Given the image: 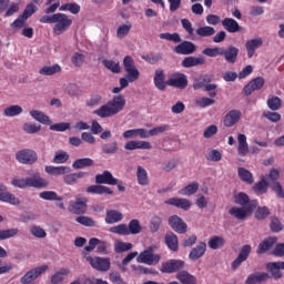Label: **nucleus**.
Wrapping results in <instances>:
<instances>
[{"mask_svg": "<svg viewBox=\"0 0 284 284\" xmlns=\"http://www.w3.org/2000/svg\"><path fill=\"white\" fill-rule=\"evenodd\" d=\"M123 110H125V98L123 95H115L97 109L93 114L100 116V119H110L116 116V114L123 112Z\"/></svg>", "mask_w": 284, "mask_h": 284, "instance_id": "obj_1", "label": "nucleus"}, {"mask_svg": "<svg viewBox=\"0 0 284 284\" xmlns=\"http://www.w3.org/2000/svg\"><path fill=\"white\" fill-rule=\"evenodd\" d=\"M11 185L13 187H19L20 190H26V187H36V190H43L50 185V182L44 178H41V173L32 172L29 173V178L26 179H12Z\"/></svg>", "mask_w": 284, "mask_h": 284, "instance_id": "obj_2", "label": "nucleus"}, {"mask_svg": "<svg viewBox=\"0 0 284 284\" xmlns=\"http://www.w3.org/2000/svg\"><path fill=\"white\" fill-rule=\"evenodd\" d=\"M202 54L211 58L224 57L226 63L234 64L239 59V48L234 45H230L227 49H224L223 47L205 48L202 50Z\"/></svg>", "mask_w": 284, "mask_h": 284, "instance_id": "obj_3", "label": "nucleus"}, {"mask_svg": "<svg viewBox=\"0 0 284 284\" xmlns=\"http://www.w3.org/2000/svg\"><path fill=\"white\" fill-rule=\"evenodd\" d=\"M123 68L126 72V78L130 81V83H134V81H139V77H141V72L136 68V64L134 63V58L131 55H126L123 59Z\"/></svg>", "mask_w": 284, "mask_h": 284, "instance_id": "obj_4", "label": "nucleus"}, {"mask_svg": "<svg viewBox=\"0 0 284 284\" xmlns=\"http://www.w3.org/2000/svg\"><path fill=\"white\" fill-rule=\"evenodd\" d=\"M16 159L18 163H21L22 165H34L39 159V155L32 149H23L17 152Z\"/></svg>", "mask_w": 284, "mask_h": 284, "instance_id": "obj_5", "label": "nucleus"}, {"mask_svg": "<svg viewBox=\"0 0 284 284\" xmlns=\"http://www.w3.org/2000/svg\"><path fill=\"white\" fill-rule=\"evenodd\" d=\"M53 23H55L53 27V33L59 36L63 34V32L72 26V19H69L65 13H55Z\"/></svg>", "mask_w": 284, "mask_h": 284, "instance_id": "obj_6", "label": "nucleus"}, {"mask_svg": "<svg viewBox=\"0 0 284 284\" xmlns=\"http://www.w3.org/2000/svg\"><path fill=\"white\" fill-rule=\"evenodd\" d=\"M235 203L236 205L247 209L248 214H253L254 210L258 207V200H250V195L244 192H240L235 195Z\"/></svg>", "mask_w": 284, "mask_h": 284, "instance_id": "obj_7", "label": "nucleus"}, {"mask_svg": "<svg viewBox=\"0 0 284 284\" xmlns=\"http://www.w3.org/2000/svg\"><path fill=\"white\" fill-rule=\"evenodd\" d=\"M183 267H185V261L183 260H169L162 263L160 272L162 274H174L178 272H182Z\"/></svg>", "mask_w": 284, "mask_h": 284, "instance_id": "obj_8", "label": "nucleus"}, {"mask_svg": "<svg viewBox=\"0 0 284 284\" xmlns=\"http://www.w3.org/2000/svg\"><path fill=\"white\" fill-rule=\"evenodd\" d=\"M84 258L98 272H108L110 270V258L108 257L84 256Z\"/></svg>", "mask_w": 284, "mask_h": 284, "instance_id": "obj_9", "label": "nucleus"}, {"mask_svg": "<svg viewBox=\"0 0 284 284\" xmlns=\"http://www.w3.org/2000/svg\"><path fill=\"white\" fill-rule=\"evenodd\" d=\"M43 272H48V265H42V266L30 270L20 278V283L21 284H34L32 282L37 281V278H39V276H41V274H43Z\"/></svg>", "mask_w": 284, "mask_h": 284, "instance_id": "obj_10", "label": "nucleus"}, {"mask_svg": "<svg viewBox=\"0 0 284 284\" xmlns=\"http://www.w3.org/2000/svg\"><path fill=\"white\" fill-rule=\"evenodd\" d=\"M168 85L171 88H176L178 90H185L187 88V75L185 73H173L166 81Z\"/></svg>", "mask_w": 284, "mask_h": 284, "instance_id": "obj_11", "label": "nucleus"}, {"mask_svg": "<svg viewBox=\"0 0 284 284\" xmlns=\"http://www.w3.org/2000/svg\"><path fill=\"white\" fill-rule=\"evenodd\" d=\"M68 211L71 214H85L88 212V197H77L74 202H70Z\"/></svg>", "mask_w": 284, "mask_h": 284, "instance_id": "obj_12", "label": "nucleus"}, {"mask_svg": "<svg viewBox=\"0 0 284 284\" xmlns=\"http://www.w3.org/2000/svg\"><path fill=\"white\" fill-rule=\"evenodd\" d=\"M159 261H161V255L154 254L152 247L143 251L138 256V263H145V265H154V263H159Z\"/></svg>", "mask_w": 284, "mask_h": 284, "instance_id": "obj_13", "label": "nucleus"}, {"mask_svg": "<svg viewBox=\"0 0 284 284\" xmlns=\"http://www.w3.org/2000/svg\"><path fill=\"white\" fill-rule=\"evenodd\" d=\"M169 225L178 234H185L187 232V223L183 221L179 215H172L169 217Z\"/></svg>", "mask_w": 284, "mask_h": 284, "instance_id": "obj_14", "label": "nucleus"}, {"mask_svg": "<svg viewBox=\"0 0 284 284\" xmlns=\"http://www.w3.org/2000/svg\"><path fill=\"white\" fill-rule=\"evenodd\" d=\"M97 185H119V179L114 178L110 171H103L95 175Z\"/></svg>", "mask_w": 284, "mask_h": 284, "instance_id": "obj_15", "label": "nucleus"}, {"mask_svg": "<svg viewBox=\"0 0 284 284\" xmlns=\"http://www.w3.org/2000/svg\"><path fill=\"white\" fill-rule=\"evenodd\" d=\"M0 201L2 203H9L10 205H21V200L16 197L14 194L8 192V187L3 184H0Z\"/></svg>", "mask_w": 284, "mask_h": 284, "instance_id": "obj_16", "label": "nucleus"}, {"mask_svg": "<svg viewBox=\"0 0 284 284\" xmlns=\"http://www.w3.org/2000/svg\"><path fill=\"white\" fill-rule=\"evenodd\" d=\"M165 205H172L173 207H179L187 212L192 207V201L183 197H170L164 201Z\"/></svg>", "mask_w": 284, "mask_h": 284, "instance_id": "obj_17", "label": "nucleus"}, {"mask_svg": "<svg viewBox=\"0 0 284 284\" xmlns=\"http://www.w3.org/2000/svg\"><path fill=\"white\" fill-rule=\"evenodd\" d=\"M263 85H265V79L262 77H257L251 80L243 89L245 97H250L252 92H256V90H262Z\"/></svg>", "mask_w": 284, "mask_h": 284, "instance_id": "obj_18", "label": "nucleus"}, {"mask_svg": "<svg viewBox=\"0 0 284 284\" xmlns=\"http://www.w3.org/2000/svg\"><path fill=\"white\" fill-rule=\"evenodd\" d=\"M250 254H252V246L246 244L240 251L239 256L232 263V270H239L242 263H245L246 258H250Z\"/></svg>", "mask_w": 284, "mask_h": 284, "instance_id": "obj_19", "label": "nucleus"}, {"mask_svg": "<svg viewBox=\"0 0 284 284\" xmlns=\"http://www.w3.org/2000/svg\"><path fill=\"white\" fill-rule=\"evenodd\" d=\"M266 270L275 281H278V278H283L281 270H284V262H270L266 264Z\"/></svg>", "mask_w": 284, "mask_h": 284, "instance_id": "obj_20", "label": "nucleus"}, {"mask_svg": "<svg viewBox=\"0 0 284 284\" xmlns=\"http://www.w3.org/2000/svg\"><path fill=\"white\" fill-rule=\"evenodd\" d=\"M241 111L234 109L226 113V115L223 119V124L225 128H232L236 125L237 121H241Z\"/></svg>", "mask_w": 284, "mask_h": 284, "instance_id": "obj_21", "label": "nucleus"}, {"mask_svg": "<svg viewBox=\"0 0 284 284\" xmlns=\"http://www.w3.org/2000/svg\"><path fill=\"white\" fill-rule=\"evenodd\" d=\"M176 54H194L196 52V44L192 41H183L174 49Z\"/></svg>", "mask_w": 284, "mask_h": 284, "instance_id": "obj_22", "label": "nucleus"}, {"mask_svg": "<svg viewBox=\"0 0 284 284\" xmlns=\"http://www.w3.org/2000/svg\"><path fill=\"white\" fill-rule=\"evenodd\" d=\"M262 45H263V38L247 40L245 48H246L248 59H252V57L256 54V50H258V48H261Z\"/></svg>", "mask_w": 284, "mask_h": 284, "instance_id": "obj_23", "label": "nucleus"}, {"mask_svg": "<svg viewBox=\"0 0 284 284\" xmlns=\"http://www.w3.org/2000/svg\"><path fill=\"white\" fill-rule=\"evenodd\" d=\"M270 281V273H253L247 276L245 284H263Z\"/></svg>", "mask_w": 284, "mask_h": 284, "instance_id": "obj_24", "label": "nucleus"}, {"mask_svg": "<svg viewBox=\"0 0 284 284\" xmlns=\"http://www.w3.org/2000/svg\"><path fill=\"white\" fill-rule=\"evenodd\" d=\"M153 83L155 88L161 92H164V90L168 88V82L165 81V73L162 69L155 70Z\"/></svg>", "mask_w": 284, "mask_h": 284, "instance_id": "obj_25", "label": "nucleus"}, {"mask_svg": "<svg viewBox=\"0 0 284 284\" xmlns=\"http://www.w3.org/2000/svg\"><path fill=\"white\" fill-rule=\"evenodd\" d=\"M207 251V244L205 242H200L195 247H193L189 254V258L191 261H199L202 256L205 255Z\"/></svg>", "mask_w": 284, "mask_h": 284, "instance_id": "obj_26", "label": "nucleus"}, {"mask_svg": "<svg viewBox=\"0 0 284 284\" xmlns=\"http://www.w3.org/2000/svg\"><path fill=\"white\" fill-rule=\"evenodd\" d=\"M222 26L226 32L234 34L236 32H241V24L234 18H224L222 20Z\"/></svg>", "mask_w": 284, "mask_h": 284, "instance_id": "obj_27", "label": "nucleus"}, {"mask_svg": "<svg viewBox=\"0 0 284 284\" xmlns=\"http://www.w3.org/2000/svg\"><path fill=\"white\" fill-rule=\"evenodd\" d=\"M237 154L240 156H247V153L250 152V145L247 144V136L243 133H240L237 135Z\"/></svg>", "mask_w": 284, "mask_h": 284, "instance_id": "obj_28", "label": "nucleus"}, {"mask_svg": "<svg viewBox=\"0 0 284 284\" xmlns=\"http://www.w3.org/2000/svg\"><path fill=\"white\" fill-rule=\"evenodd\" d=\"M44 171L47 174H50V176H64V174H70V166L47 165Z\"/></svg>", "mask_w": 284, "mask_h": 284, "instance_id": "obj_29", "label": "nucleus"}, {"mask_svg": "<svg viewBox=\"0 0 284 284\" xmlns=\"http://www.w3.org/2000/svg\"><path fill=\"white\" fill-rule=\"evenodd\" d=\"M83 176H88V173L83 171L69 173L63 176V183H65V185H77L79 183V179H83Z\"/></svg>", "mask_w": 284, "mask_h": 284, "instance_id": "obj_30", "label": "nucleus"}, {"mask_svg": "<svg viewBox=\"0 0 284 284\" xmlns=\"http://www.w3.org/2000/svg\"><path fill=\"white\" fill-rule=\"evenodd\" d=\"M196 65H205V58L191 55L182 60V68H195Z\"/></svg>", "mask_w": 284, "mask_h": 284, "instance_id": "obj_31", "label": "nucleus"}, {"mask_svg": "<svg viewBox=\"0 0 284 284\" xmlns=\"http://www.w3.org/2000/svg\"><path fill=\"white\" fill-rule=\"evenodd\" d=\"M229 214L231 216H234V219H237V221H245L247 219L250 211H247V209L243 207H239V206H233L229 210Z\"/></svg>", "mask_w": 284, "mask_h": 284, "instance_id": "obj_32", "label": "nucleus"}, {"mask_svg": "<svg viewBox=\"0 0 284 284\" xmlns=\"http://www.w3.org/2000/svg\"><path fill=\"white\" fill-rule=\"evenodd\" d=\"M87 193L88 194H109L110 196H112V194H114V191H112V189H110L109 186L94 184L87 187Z\"/></svg>", "mask_w": 284, "mask_h": 284, "instance_id": "obj_33", "label": "nucleus"}, {"mask_svg": "<svg viewBox=\"0 0 284 284\" xmlns=\"http://www.w3.org/2000/svg\"><path fill=\"white\" fill-rule=\"evenodd\" d=\"M164 241L171 252H179V236H176V234L173 232L166 233Z\"/></svg>", "mask_w": 284, "mask_h": 284, "instance_id": "obj_34", "label": "nucleus"}, {"mask_svg": "<svg viewBox=\"0 0 284 284\" xmlns=\"http://www.w3.org/2000/svg\"><path fill=\"white\" fill-rule=\"evenodd\" d=\"M108 225H113V223H119L123 221V213L116 210H109L106 211V216L104 219Z\"/></svg>", "mask_w": 284, "mask_h": 284, "instance_id": "obj_35", "label": "nucleus"}, {"mask_svg": "<svg viewBox=\"0 0 284 284\" xmlns=\"http://www.w3.org/2000/svg\"><path fill=\"white\" fill-rule=\"evenodd\" d=\"M30 116L34 119V121H38L39 123H42V125H50L52 121L50 120V116H48L43 111L39 110H31Z\"/></svg>", "mask_w": 284, "mask_h": 284, "instance_id": "obj_36", "label": "nucleus"}, {"mask_svg": "<svg viewBox=\"0 0 284 284\" xmlns=\"http://www.w3.org/2000/svg\"><path fill=\"white\" fill-rule=\"evenodd\" d=\"M276 243V237H267L262 243L258 244L256 253L257 254H265V252H270L274 244Z\"/></svg>", "mask_w": 284, "mask_h": 284, "instance_id": "obj_37", "label": "nucleus"}, {"mask_svg": "<svg viewBox=\"0 0 284 284\" xmlns=\"http://www.w3.org/2000/svg\"><path fill=\"white\" fill-rule=\"evenodd\" d=\"M176 280L180 281L181 284H196V276L183 270L176 274Z\"/></svg>", "mask_w": 284, "mask_h": 284, "instance_id": "obj_38", "label": "nucleus"}, {"mask_svg": "<svg viewBox=\"0 0 284 284\" xmlns=\"http://www.w3.org/2000/svg\"><path fill=\"white\" fill-rule=\"evenodd\" d=\"M94 160L90 158L78 159L72 163L73 170H83L84 168H92Z\"/></svg>", "mask_w": 284, "mask_h": 284, "instance_id": "obj_39", "label": "nucleus"}, {"mask_svg": "<svg viewBox=\"0 0 284 284\" xmlns=\"http://www.w3.org/2000/svg\"><path fill=\"white\" fill-rule=\"evenodd\" d=\"M69 274H70V270L60 268V271L55 272L51 276V283L52 284H61L63 281H65V278H68Z\"/></svg>", "mask_w": 284, "mask_h": 284, "instance_id": "obj_40", "label": "nucleus"}, {"mask_svg": "<svg viewBox=\"0 0 284 284\" xmlns=\"http://www.w3.org/2000/svg\"><path fill=\"white\" fill-rule=\"evenodd\" d=\"M267 108L272 110V112H276L283 108V100L276 95H271L266 101Z\"/></svg>", "mask_w": 284, "mask_h": 284, "instance_id": "obj_41", "label": "nucleus"}, {"mask_svg": "<svg viewBox=\"0 0 284 284\" xmlns=\"http://www.w3.org/2000/svg\"><path fill=\"white\" fill-rule=\"evenodd\" d=\"M196 192H199V182H192L181 189L179 194H181V196H192V194H196Z\"/></svg>", "mask_w": 284, "mask_h": 284, "instance_id": "obj_42", "label": "nucleus"}, {"mask_svg": "<svg viewBox=\"0 0 284 284\" xmlns=\"http://www.w3.org/2000/svg\"><path fill=\"white\" fill-rule=\"evenodd\" d=\"M237 174L244 183H247L248 185H252L254 183V176L252 175V172L246 170L245 168H239Z\"/></svg>", "mask_w": 284, "mask_h": 284, "instance_id": "obj_43", "label": "nucleus"}, {"mask_svg": "<svg viewBox=\"0 0 284 284\" xmlns=\"http://www.w3.org/2000/svg\"><path fill=\"white\" fill-rule=\"evenodd\" d=\"M136 178L139 185H149L150 179H148V171L143 166H138Z\"/></svg>", "mask_w": 284, "mask_h": 284, "instance_id": "obj_44", "label": "nucleus"}, {"mask_svg": "<svg viewBox=\"0 0 284 284\" xmlns=\"http://www.w3.org/2000/svg\"><path fill=\"white\" fill-rule=\"evenodd\" d=\"M126 227H128L129 234H133V235L141 234L143 230V227L141 226V222L138 219L131 220Z\"/></svg>", "mask_w": 284, "mask_h": 284, "instance_id": "obj_45", "label": "nucleus"}, {"mask_svg": "<svg viewBox=\"0 0 284 284\" xmlns=\"http://www.w3.org/2000/svg\"><path fill=\"white\" fill-rule=\"evenodd\" d=\"M59 72H61V65L59 64H53L52 67H43L39 70V74H42L43 77H52Z\"/></svg>", "mask_w": 284, "mask_h": 284, "instance_id": "obj_46", "label": "nucleus"}, {"mask_svg": "<svg viewBox=\"0 0 284 284\" xmlns=\"http://www.w3.org/2000/svg\"><path fill=\"white\" fill-rule=\"evenodd\" d=\"M23 113V108L19 104L7 106L3 111L4 116H19Z\"/></svg>", "mask_w": 284, "mask_h": 284, "instance_id": "obj_47", "label": "nucleus"}, {"mask_svg": "<svg viewBox=\"0 0 284 284\" xmlns=\"http://www.w3.org/2000/svg\"><path fill=\"white\" fill-rule=\"evenodd\" d=\"M270 216V207L267 206H256L254 217L256 221H265Z\"/></svg>", "mask_w": 284, "mask_h": 284, "instance_id": "obj_48", "label": "nucleus"}, {"mask_svg": "<svg viewBox=\"0 0 284 284\" xmlns=\"http://www.w3.org/2000/svg\"><path fill=\"white\" fill-rule=\"evenodd\" d=\"M22 130H23V132H26V134H37V133L41 132V124L26 122L22 125Z\"/></svg>", "mask_w": 284, "mask_h": 284, "instance_id": "obj_49", "label": "nucleus"}, {"mask_svg": "<svg viewBox=\"0 0 284 284\" xmlns=\"http://www.w3.org/2000/svg\"><path fill=\"white\" fill-rule=\"evenodd\" d=\"M267 187H270V183L265 179H262L253 185V191L255 194H267Z\"/></svg>", "mask_w": 284, "mask_h": 284, "instance_id": "obj_50", "label": "nucleus"}, {"mask_svg": "<svg viewBox=\"0 0 284 284\" xmlns=\"http://www.w3.org/2000/svg\"><path fill=\"white\" fill-rule=\"evenodd\" d=\"M62 12H71V14H79L81 12V6L77 2L65 3L60 7Z\"/></svg>", "mask_w": 284, "mask_h": 284, "instance_id": "obj_51", "label": "nucleus"}, {"mask_svg": "<svg viewBox=\"0 0 284 284\" xmlns=\"http://www.w3.org/2000/svg\"><path fill=\"white\" fill-rule=\"evenodd\" d=\"M77 223L84 225V227H97V221L90 216L80 215L75 219Z\"/></svg>", "mask_w": 284, "mask_h": 284, "instance_id": "obj_52", "label": "nucleus"}, {"mask_svg": "<svg viewBox=\"0 0 284 284\" xmlns=\"http://www.w3.org/2000/svg\"><path fill=\"white\" fill-rule=\"evenodd\" d=\"M196 34L197 37H214V34H216V30L214 29V27H200L196 29Z\"/></svg>", "mask_w": 284, "mask_h": 284, "instance_id": "obj_53", "label": "nucleus"}, {"mask_svg": "<svg viewBox=\"0 0 284 284\" xmlns=\"http://www.w3.org/2000/svg\"><path fill=\"white\" fill-rule=\"evenodd\" d=\"M109 232H111V234H119L120 236H130L128 232V224H119L116 226H111L109 229Z\"/></svg>", "mask_w": 284, "mask_h": 284, "instance_id": "obj_54", "label": "nucleus"}, {"mask_svg": "<svg viewBox=\"0 0 284 284\" xmlns=\"http://www.w3.org/2000/svg\"><path fill=\"white\" fill-rule=\"evenodd\" d=\"M102 152L104 154H116L119 152V143L116 141H113V142L103 144Z\"/></svg>", "mask_w": 284, "mask_h": 284, "instance_id": "obj_55", "label": "nucleus"}, {"mask_svg": "<svg viewBox=\"0 0 284 284\" xmlns=\"http://www.w3.org/2000/svg\"><path fill=\"white\" fill-rule=\"evenodd\" d=\"M40 199L43 201H63L54 191H44L39 194Z\"/></svg>", "mask_w": 284, "mask_h": 284, "instance_id": "obj_56", "label": "nucleus"}, {"mask_svg": "<svg viewBox=\"0 0 284 284\" xmlns=\"http://www.w3.org/2000/svg\"><path fill=\"white\" fill-rule=\"evenodd\" d=\"M163 223V220L159 215H154L151 217L150 222V231L152 234H156L159 230H161V224Z\"/></svg>", "mask_w": 284, "mask_h": 284, "instance_id": "obj_57", "label": "nucleus"}, {"mask_svg": "<svg viewBox=\"0 0 284 284\" xmlns=\"http://www.w3.org/2000/svg\"><path fill=\"white\" fill-rule=\"evenodd\" d=\"M103 65L106 68V70H110L113 72V74H119L121 72V65L119 62L112 61V60H103Z\"/></svg>", "mask_w": 284, "mask_h": 284, "instance_id": "obj_58", "label": "nucleus"}, {"mask_svg": "<svg viewBox=\"0 0 284 284\" xmlns=\"http://www.w3.org/2000/svg\"><path fill=\"white\" fill-rule=\"evenodd\" d=\"M223 245H225V239L221 236H213L209 241V247L211 250H219V247H223Z\"/></svg>", "mask_w": 284, "mask_h": 284, "instance_id": "obj_59", "label": "nucleus"}, {"mask_svg": "<svg viewBox=\"0 0 284 284\" xmlns=\"http://www.w3.org/2000/svg\"><path fill=\"white\" fill-rule=\"evenodd\" d=\"M182 27L185 29V32H187V39H191V41H194L195 36H194V27H192V22L187 19H182L181 20Z\"/></svg>", "mask_w": 284, "mask_h": 284, "instance_id": "obj_60", "label": "nucleus"}, {"mask_svg": "<svg viewBox=\"0 0 284 284\" xmlns=\"http://www.w3.org/2000/svg\"><path fill=\"white\" fill-rule=\"evenodd\" d=\"M130 30H132V23L130 22L120 26L116 30L118 39H124V37H128V34H130Z\"/></svg>", "mask_w": 284, "mask_h": 284, "instance_id": "obj_61", "label": "nucleus"}, {"mask_svg": "<svg viewBox=\"0 0 284 284\" xmlns=\"http://www.w3.org/2000/svg\"><path fill=\"white\" fill-rule=\"evenodd\" d=\"M70 155L65 151H58L53 158V163H68Z\"/></svg>", "mask_w": 284, "mask_h": 284, "instance_id": "obj_62", "label": "nucleus"}, {"mask_svg": "<svg viewBox=\"0 0 284 284\" xmlns=\"http://www.w3.org/2000/svg\"><path fill=\"white\" fill-rule=\"evenodd\" d=\"M214 103H216V101L207 97L195 100L197 108H210V105H214Z\"/></svg>", "mask_w": 284, "mask_h": 284, "instance_id": "obj_63", "label": "nucleus"}, {"mask_svg": "<svg viewBox=\"0 0 284 284\" xmlns=\"http://www.w3.org/2000/svg\"><path fill=\"white\" fill-rule=\"evenodd\" d=\"M271 231L274 233H278L283 230V223H281V220L276 216L271 217V224H270Z\"/></svg>", "mask_w": 284, "mask_h": 284, "instance_id": "obj_64", "label": "nucleus"}]
</instances>
